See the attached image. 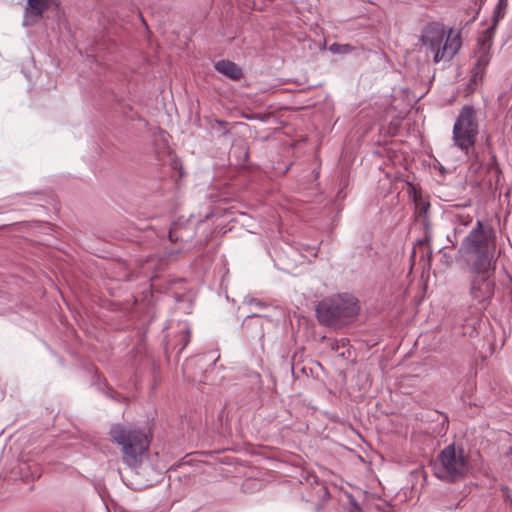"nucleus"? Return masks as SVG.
<instances>
[{"instance_id":"obj_30","label":"nucleus","mask_w":512,"mask_h":512,"mask_svg":"<svg viewBox=\"0 0 512 512\" xmlns=\"http://www.w3.org/2000/svg\"><path fill=\"white\" fill-rule=\"evenodd\" d=\"M485 146L487 148V153H489L490 150H493L492 149V140H491V136L490 135H487L486 136V139H485Z\"/></svg>"},{"instance_id":"obj_21","label":"nucleus","mask_w":512,"mask_h":512,"mask_svg":"<svg viewBox=\"0 0 512 512\" xmlns=\"http://www.w3.org/2000/svg\"><path fill=\"white\" fill-rule=\"evenodd\" d=\"M488 155L490 156V160L487 163V169L489 171L495 170L496 172H500L501 170H500L499 165H498L496 154L493 152V150H490Z\"/></svg>"},{"instance_id":"obj_26","label":"nucleus","mask_w":512,"mask_h":512,"mask_svg":"<svg viewBox=\"0 0 512 512\" xmlns=\"http://www.w3.org/2000/svg\"><path fill=\"white\" fill-rule=\"evenodd\" d=\"M477 43H478V46L480 47V51L488 49L487 38L484 34H482V36L478 38Z\"/></svg>"},{"instance_id":"obj_37","label":"nucleus","mask_w":512,"mask_h":512,"mask_svg":"<svg viewBox=\"0 0 512 512\" xmlns=\"http://www.w3.org/2000/svg\"><path fill=\"white\" fill-rule=\"evenodd\" d=\"M177 253H179V251H177ZM168 254H169V255H174V254H176V251L171 250V251H169V252H168Z\"/></svg>"},{"instance_id":"obj_35","label":"nucleus","mask_w":512,"mask_h":512,"mask_svg":"<svg viewBox=\"0 0 512 512\" xmlns=\"http://www.w3.org/2000/svg\"><path fill=\"white\" fill-rule=\"evenodd\" d=\"M130 118H131L132 120H134V119L142 120L141 116H139V115H137V117H135V116H133V115H132V116H130Z\"/></svg>"},{"instance_id":"obj_4","label":"nucleus","mask_w":512,"mask_h":512,"mask_svg":"<svg viewBox=\"0 0 512 512\" xmlns=\"http://www.w3.org/2000/svg\"><path fill=\"white\" fill-rule=\"evenodd\" d=\"M434 475L443 481L454 483L466 477L470 461L464 449L455 444L446 446L435 459L430 461Z\"/></svg>"},{"instance_id":"obj_28","label":"nucleus","mask_w":512,"mask_h":512,"mask_svg":"<svg viewBox=\"0 0 512 512\" xmlns=\"http://www.w3.org/2000/svg\"><path fill=\"white\" fill-rule=\"evenodd\" d=\"M458 221L462 226H468L472 222V217L470 216H458Z\"/></svg>"},{"instance_id":"obj_16","label":"nucleus","mask_w":512,"mask_h":512,"mask_svg":"<svg viewBox=\"0 0 512 512\" xmlns=\"http://www.w3.org/2000/svg\"><path fill=\"white\" fill-rule=\"evenodd\" d=\"M491 59L490 55V49H485L482 51H479V55L477 56L476 63L473 67L475 70H482L484 72V69L489 64Z\"/></svg>"},{"instance_id":"obj_1","label":"nucleus","mask_w":512,"mask_h":512,"mask_svg":"<svg viewBox=\"0 0 512 512\" xmlns=\"http://www.w3.org/2000/svg\"><path fill=\"white\" fill-rule=\"evenodd\" d=\"M495 251V231L477 220L472 230L464 237L459 254L469 256V271L483 272L493 265Z\"/></svg>"},{"instance_id":"obj_36","label":"nucleus","mask_w":512,"mask_h":512,"mask_svg":"<svg viewBox=\"0 0 512 512\" xmlns=\"http://www.w3.org/2000/svg\"><path fill=\"white\" fill-rule=\"evenodd\" d=\"M478 13H479V11H477V12H476V15H474V16H473V18H472L469 22H473V21H475V20H476L477 15H478Z\"/></svg>"},{"instance_id":"obj_14","label":"nucleus","mask_w":512,"mask_h":512,"mask_svg":"<svg viewBox=\"0 0 512 512\" xmlns=\"http://www.w3.org/2000/svg\"><path fill=\"white\" fill-rule=\"evenodd\" d=\"M418 220L420 221V224L423 228V238L421 240L418 241L419 245L421 246H426L427 248V253L429 254V256L432 255V251L430 249V242H431V239H432V225H431V222L429 220V217L428 216H424V217H420L418 218Z\"/></svg>"},{"instance_id":"obj_40","label":"nucleus","mask_w":512,"mask_h":512,"mask_svg":"<svg viewBox=\"0 0 512 512\" xmlns=\"http://www.w3.org/2000/svg\"><path fill=\"white\" fill-rule=\"evenodd\" d=\"M509 454L512 455V447L509 450Z\"/></svg>"},{"instance_id":"obj_34","label":"nucleus","mask_w":512,"mask_h":512,"mask_svg":"<svg viewBox=\"0 0 512 512\" xmlns=\"http://www.w3.org/2000/svg\"><path fill=\"white\" fill-rule=\"evenodd\" d=\"M322 510V505L318 504L316 507H315V512H321Z\"/></svg>"},{"instance_id":"obj_2","label":"nucleus","mask_w":512,"mask_h":512,"mask_svg":"<svg viewBox=\"0 0 512 512\" xmlns=\"http://www.w3.org/2000/svg\"><path fill=\"white\" fill-rule=\"evenodd\" d=\"M359 311L358 300L348 293L322 299L315 310L318 322L334 329H340L352 323Z\"/></svg>"},{"instance_id":"obj_10","label":"nucleus","mask_w":512,"mask_h":512,"mask_svg":"<svg viewBox=\"0 0 512 512\" xmlns=\"http://www.w3.org/2000/svg\"><path fill=\"white\" fill-rule=\"evenodd\" d=\"M242 327L249 338L262 339L264 337L262 317L259 314L248 315L243 321Z\"/></svg>"},{"instance_id":"obj_8","label":"nucleus","mask_w":512,"mask_h":512,"mask_svg":"<svg viewBox=\"0 0 512 512\" xmlns=\"http://www.w3.org/2000/svg\"><path fill=\"white\" fill-rule=\"evenodd\" d=\"M445 37L443 25L439 23L428 24L422 32L421 42L428 46L434 54L439 51Z\"/></svg>"},{"instance_id":"obj_17","label":"nucleus","mask_w":512,"mask_h":512,"mask_svg":"<svg viewBox=\"0 0 512 512\" xmlns=\"http://www.w3.org/2000/svg\"><path fill=\"white\" fill-rule=\"evenodd\" d=\"M211 129L217 133L218 138L225 137L229 133L228 122L215 119L211 123Z\"/></svg>"},{"instance_id":"obj_23","label":"nucleus","mask_w":512,"mask_h":512,"mask_svg":"<svg viewBox=\"0 0 512 512\" xmlns=\"http://www.w3.org/2000/svg\"><path fill=\"white\" fill-rule=\"evenodd\" d=\"M484 72L482 70L472 69V75L469 83V88L472 89V85H476L479 79H482Z\"/></svg>"},{"instance_id":"obj_33","label":"nucleus","mask_w":512,"mask_h":512,"mask_svg":"<svg viewBox=\"0 0 512 512\" xmlns=\"http://www.w3.org/2000/svg\"><path fill=\"white\" fill-rule=\"evenodd\" d=\"M244 155H245V160H247L249 157V152H248V148H246V147H244Z\"/></svg>"},{"instance_id":"obj_31","label":"nucleus","mask_w":512,"mask_h":512,"mask_svg":"<svg viewBox=\"0 0 512 512\" xmlns=\"http://www.w3.org/2000/svg\"><path fill=\"white\" fill-rule=\"evenodd\" d=\"M318 493H319L322 497H329V495H330V494H329V491H328V488H327V487H325V486H321V487L319 488Z\"/></svg>"},{"instance_id":"obj_20","label":"nucleus","mask_w":512,"mask_h":512,"mask_svg":"<svg viewBox=\"0 0 512 512\" xmlns=\"http://www.w3.org/2000/svg\"><path fill=\"white\" fill-rule=\"evenodd\" d=\"M177 341L180 344V347L177 351V354L179 355L184 348L188 345L190 342V331L189 330H183L177 335Z\"/></svg>"},{"instance_id":"obj_15","label":"nucleus","mask_w":512,"mask_h":512,"mask_svg":"<svg viewBox=\"0 0 512 512\" xmlns=\"http://www.w3.org/2000/svg\"><path fill=\"white\" fill-rule=\"evenodd\" d=\"M413 188V202L415 205L417 218L428 216V211L430 209V203L425 200L420 192L416 191L415 187Z\"/></svg>"},{"instance_id":"obj_29","label":"nucleus","mask_w":512,"mask_h":512,"mask_svg":"<svg viewBox=\"0 0 512 512\" xmlns=\"http://www.w3.org/2000/svg\"><path fill=\"white\" fill-rule=\"evenodd\" d=\"M245 303L255 304L256 306H259V307H264L265 306V304L263 302H261L258 299H255V298H246L245 299Z\"/></svg>"},{"instance_id":"obj_38","label":"nucleus","mask_w":512,"mask_h":512,"mask_svg":"<svg viewBox=\"0 0 512 512\" xmlns=\"http://www.w3.org/2000/svg\"><path fill=\"white\" fill-rule=\"evenodd\" d=\"M26 466H27V465H26V464H24V467H21V468H20V471H21V472H23Z\"/></svg>"},{"instance_id":"obj_6","label":"nucleus","mask_w":512,"mask_h":512,"mask_svg":"<svg viewBox=\"0 0 512 512\" xmlns=\"http://www.w3.org/2000/svg\"><path fill=\"white\" fill-rule=\"evenodd\" d=\"M470 295L473 301L479 304L480 309H486L495 293V267L489 266L486 271H470Z\"/></svg>"},{"instance_id":"obj_13","label":"nucleus","mask_w":512,"mask_h":512,"mask_svg":"<svg viewBox=\"0 0 512 512\" xmlns=\"http://www.w3.org/2000/svg\"><path fill=\"white\" fill-rule=\"evenodd\" d=\"M214 68L233 81H239L244 76L242 68L230 60H219L214 64Z\"/></svg>"},{"instance_id":"obj_22","label":"nucleus","mask_w":512,"mask_h":512,"mask_svg":"<svg viewBox=\"0 0 512 512\" xmlns=\"http://www.w3.org/2000/svg\"><path fill=\"white\" fill-rule=\"evenodd\" d=\"M498 24H495V22L492 21V25L490 27H488L484 32L483 34L486 36L487 38V47L488 49H491V46H492V39H493V36H494V33H495V30H496V27H497Z\"/></svg>"},{"instance_id":"obj_27","label":"nucleus","mask_w":512,"mask_h":512,"mask_svg":"<svg viewBox=\"0 0 512 512\" xmlns=\"http://www.w3.org/2000/svg\"><path fill=\"white\" fill-rule=\"evenodd\" d=\"M461 232H462L461 229L455 228L454 234H453V238H451L449 235L447 236V240L449 242H451L452 248H454L456 246V244H457L456 236H457L458 233H461Z\"/></svg>"},{"instance_id":"obj_24","label":"nucleus","mask_w":512,"mask_h":512,"mask_svg":"<svg viewBox=\"0 0 512 512\" xmlns=\"http://www.w3.org/2000/svg\"><path fill=\"white\" fill-rule=\"evenodd\" d=\"M107 396L110 397L111 399L115 400V401H118V402H120L121 399H122V396L118 392L113 390L112 388L108 389Z\"/></svg>"},{"instance_id":"obj_18","label":"nucleus","mask_w":512,"mask_h":512,"mask_svg":"<svg viewBox=\"0 0 512 512\" xmlns=\"http://www.w3.org/2000/svg\"><path fill=\"white\" fill-rule=\"evenodd\" d=\"M508 6V0H499L493 11V22L498 24L501 19L504 18L506 8Z\"/></svg>"},{"instance_id":"obj_11","label":"nucleus","mask_w":512,"mask_h":512,"mask_svg":"<svg viewBox=\"0 0 512 512\" xmlns=\"http://www.w3.org/2000/svg\"><path fill=\"white\" fill-rule=\"evenodd\" d=\"M461 47V41L459 35L450 39V36L447 37L443 46L440 47L439 51L434 54V62L438 63L441 60H450L457 53V51Z\"/></svg>"},{"instance_id":"obj_12","label":"nucleus","mask_w":512,"mask_h":512,"mask_svg":"<svg viewBox=\"0 0 512 512\" xmlns=\"http://www.w3.org/2000/svg\"><path fill=\"white\" fill-rule=\"evenodd\" d=\"M461 47V41L459 35L450 39V36L447 37L443 46L440 47L439 51L434 54V62L438 63L441 60H450L457 53V51Z\"/></svg>"},{"instance_id":"obj_39","label":"nucleus","mask_w":512,"mask_h":512,"mask_svg":"<svg viewBox=\"0 0 512 512\" xmlns=\"http://www.w3.org/2000/svg\"><path fill=\"white\" fill-rule=\"evenodd\" d=\"M193 237V234H190V235H187V238H192Z\"/></svg>"},{"instance_id":"obj_32","label":"nucleus","mask_w":512,"mask_h":512,"mask_svg":"<svg viewBox=\"0 0 512 512\" xmlns=\"http://www.w3.org/2000/svg\"><path fill=\"white\" fill-rule=\"evenodd\" d=\"M30 476H31L33 479H35V478H39V477H40V474H39L37 471H35V472H31V473H30Z\"/></svg>"},{"instance_id":"obj_5","label":"nucleus","mask_w":512,"mask_h":512,"mask_svg":"<svg viewBox=\"0 0 512 512\" xmlns=\"http://www.w3.org/2000/svg\"><path fill=\"white\" fill-rule=\"evenodd\" d=\"M478 133L479 124L477 121V112L473 106L465 105L460 110L453 126V144L469 159L480 163L479 154L475 150Z\"/></svg>"},{"instance_id":"obj_19","label":"nucleus","mask_w":512,"mask_h":512,"mask_svg":"<svg viewBox=\"0 0 512 512\" xmlns=\"http://www.w3.org/2000/svg\"><path fill=\"white\" fill-rule=\"evenodd\" d=\"M354 50V47L350 44L333 43L329 46V51L333 54L345 55Z\"/></svg>"},{"instance_id":"obj_25","label":"nucleus","mask_w":512,"mask_h":512,"mask_svg":"<svg viewBox=\"0 0 512 512\" xmlns=\"http://www.w3.org/2000/svg\"><path fill=\"white\" fill-rule=\"evenodd\" d=\"M501 491L503 492V497H504L505 501L511 502V498H512L511 489L507 486H502Z\"/></svg>"},{"instance_id":"obj_7","label":"nucleus","mask_w":512,"mask_h":512,"mask_svg":"<svg viewBox=\"0 0 512 512\" xmlns=\"http://www.w3.org/2000/svg\"><path fill=\"white\" fill-rule=\"evenodd\" d=\"M60 0H27L24 7L23 26L32 27L39 23L45 11L51 9L59 12Z\"/></svg>"},{"instance_id":"obj_9","label":"nucleus","mask_w":512,"mask_h":512,"mask_svg":"<svg viewBox=\"0 0 512 512\" xmlns=\"http://www.w3.org/2000/svg\"><path fill=\"white\" fill-rule=\"evenodd\" d=\"M192 220L191 218H186L184 216L178 217L177 220L173 221L170 225L168 231V239L171 243H177L179 241H187L185 239V232L188 230H192Z\"/></svg>"},{"instance_id":"obj_3","label":"nucleus","mask_w":512,"mask_h":512,"mask_svg":"<svg viewBox=\"0 0 512 512\" xmlns=\"http://www.w3.org/2000/svg\"><path fill=\"white\" fill-rule=\"evenodd\" d=\"M109 435L121 446L123 460L130 466L136 465L150 446V436L143 428L116 423L110 427Z\"/></svg>"}]
</instances>
